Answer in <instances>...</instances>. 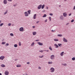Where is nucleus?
<instances>
[{
  "label": "nucleus",
  "instance_id": "obj_1",
  "mask_svg": "<svg viewBox=\"0 0 75 75\" xmlns=\"http://www.w3.org/2000/svg\"><path fill=\"white\" fill-rule=\"evenodd\" d=\"M50 72L52 73H53V72H54V71H55V69H54L53 67H51L50 69Z\"/></svg>",
  "mask_w": 75,
  "mask_h": 75
},
{
  "label": "nucleus",
  "instance_id": "obj_2",
  "mask_svg": "<svg viewBox=\"0 0 75 75\" xmlns=\"http://www.w3.org/2000/svg\"><path fill=\"white\" fill-rule=\"evenodd\" d=\"M55 58V56L54 55H51L50 57V59H51L52 60V59H54Z\"/></svg>",
  "mask_w": 75,
  "mask_h": 75
},
{
  "label": "nucleus",
  "instance_id": "obj_3",
  "mask_svg": "<svg viewBox=\"0 0 75 75\" xmlns=\"http://www.w3.org/2000/svg\"><path fill=\"white\" fill-rule=\"evenodd\" d=\"M19 30L21 32H23L24 31V28L23 27H22L20 28Z\"/></svg>",
  "mask_w": 75,
  "mask_h": 75
},
{
  "label": "nucleus",
  "instance_id": "obj_4",
  "mask_svg": "<svg viewBox=\"0 0 75 75\" xmlns=\"http://www.w3.org/2000/svg\"><path fill=\"white\" fill-rule=\"evenodd\" d=\"M41 7H42V4H40L39 5L38 7V10H40V9H41Z\"/></svg>",
  "mask_w": 75,
  "mask_h": 75
},
{
  "label": "nucleus",
  "instance_id": "obj_5",
  "mask_svg": "<svg viewBox=\"0 0 75 75\" xmlns=\"http://www.w3.org/2000/svg\"><path fill=\"white\" fill-rule=\"evenodd\" d=\"M24 14L25 17H27V16H28V12H25L24 13Z\"/></svg>",
  "mask_w": 75,
  "mask_h": 75
},
{
  "label": "nucleus",
  "instance_id": "obj_6",
  "mask_svg": "<svg viewBox=\"0 0 75 75\" xmlns=\"http://www.w3.org/2000/svg\"><path fill=\"white\" fill-rule=\"evenodd\" d=\"M5 58V57L4 56H1L0 57V59H1V60H3V59H4V58Z\"/></svg>",
  "mask_w": 75,
  "mask_h": 75
},
{
  "label": "nucleus",
  "instance_id": "obj_7",
  "mask_svg": "<svg viewBox=\"0 0 75 75\" xmlns=\"http://www.w3.org/2000/svg\"><path fill=\"white\" fill-rule=\"evenodd\" d=\"M63 15L64 17H66L67 16V12H64L63 13Z\"/></svg>",
  "mask_w": 75,
  "mask_h": 75
},
{
  "label": "nucleus",
  "instance_id": "obj_8",
  "mask_svg": "<svg viewBox=\"0 0 75 75\" xmlns=\"http://www.w3.org/2000/svg\"><path fill=\"white\" fill-rule=\"evenodd\" d=\"M37 44H38V45H41V46L43 45V44L42 43H41L40 42H38Z\"/></svg>",
  "mask_w": 75,
  "mask_h": 75
},
{
  "label": "nucleus",
  "instance_id": "obj_9",
  "mask_svg": "<svg viewBox=\"0 0 75 75\" xmlns=\"http://www.w3.org/2000/svg\"><path fill=\"white\" fill-rule=\"evenodd\" d=\"M8 74H9V72H8L7 71H6L5 72V75H8Z\"/></svg>",
  "mask_w": 75,
  "mask_h": 75
},
{
  "label": "nucleus",
  "instance_id": "obj_10",
  "mask_svg": "<svg viewBox=\"0 0 75 75\" xmlns=\"http://www.w3.org/2000/svg\"><path fill=\"white\" fill-rule=\"evenodd\" d=\"M63 41H64V42H68V41L67 39L65 38H63Z\"/></svg>",
  "mask_w": 75,
  "mask_h": 75
},
{
  "label": "nucleus",
  "instance_id": "obj_11",
  "mask_svg": "<svg viewBox=\"0 0 75 75\" xmlns=\"http://www.w3.org/2000/svg\"><path fill=\"white\" fill-rule=\"evenodd\" d=\"M3 3L5 4H6L7 3V0H4L3 1Z\"/></svg>",
  "mask_w": 75,
  "mask_h": 75
},
{
  "label": "nucleus",
  "instance_id": "obj_12",
  "mask_svg": "<svg viewBox=\"0 0 75 75\" xmlns=\"http://www.w3.org/2000/svg\"><path fill=\"white\" fill-rule=\"evenodd\" d=\"M64 52H62L60 53V55L61 57H63L64 56Z\"/></svg>",
  "mask_w": 75,
  "mask_h": 75
},
{
  "label": "nucleus",
  "instance_id": "obj_13",
  "mask_svg": "<svg viewBox=\"0 0 75 75\" xmlns=\"http://www.w3.org/2000/svg\"><path fill=\"white\" fill-rule=\"evenodd\" d=\"M36 18H37V15H36V14H35L33 16L34 19H36Z\"/></svg>",
  "mask_w": 75,
  "mask_h": 75
},
{
  "label": "nucleus",
  "instance_id": "obj_14",
  "mask_svg": "<svg viewBox=\"0 0 75 75\" xmlns=\"http://www.w3.org/2000/svg\"><path fill=\"white\" fill-rule=\"evenodd\" d=\"M32 33L33 35H35L37 34V32H33Z\"/></svg>",
  "mask_w": 75,
  "mask_h": 75
},
{
  "label": "nucleus",
  "instance_id": "obj_15",
  "mask_svg": "<svg viewBox=\"0 0 75 75\" xmlns=\"http://www.w3.org/2000/svg\"><path fill=\"white\" fill-rule=\"evenodd\" d=\"M60 19H61V20H63L64 17H63V16H60Z\"/></svg>",
  "mask_w": 75,
  "mask_h": 75
},
{
  "label": "nucleus",
  "instance_id": "obj_16",
  "mask_svg": "<svg viewBox=\"0 0 75 75\" xmlns=\"http://www.w3.org/2000/svg\"><path fill=\"white\" fill-rule=\"evenodd\" d=\"M34 44H35V43H34V42H32V43L30 45V46L31 47H33V46H34Z\"/></svg>",
  "mask_w": 75,
  "mask_h": 75
},
{
  "label": "nucleus",
  "instance_id": "obj_17",
  "mask_svg": "<svg viewBox=\"0 0 75 75\" xmlns=\"http://www.w3.org/2000/svg\"><path fill=\"white\" fill-rule=\"evenodd\" d=\"M54 46L56 47V48H58L59 46L57 45V44H55L54 45Z\"/></svg>",
  "mask_w": 75,
  "mask_h": 75
},
{
  "label": "nucleus",
  "instance_id": "obj_18",
  "mask_svg": "<svg viewBox=\"0 0 75 75\" xmlns=\"http://www.w3.org/2000/svg\"><path fill=\"white\" fill-rule=\"evenodd\" d=\"M44 7H45V5L43 4L42 6V9H43L44 8Z\"/></svg>",
  "mask_w": 75,
  "mask_h": 75
},
{
  "label": "nucleus",
  "instance_id": "obj_19",
  "mask_svg": "<svg viewBox=\"0 0 75 75\" xmlns=\"http://www.w3.org/2000/svg\"><path fill=\"white\" fill-rule=\"evenodd\" d=\"M28 12L29 14H31V10H29L28 11Z\"/></svg>",
  "mask_w": 75,
  "mask_h": 75
},
{
  "label": "nucleus",
  "instance_id": "obj_20",
  "mask_svg": "<svg viewBox=\"0 0 75 75\" xmlns=\"http://www.w3.org/2000/svg\"><path fill=\"white\" fill-rule=\"evenodd\" d=\"M44 55H42V56H39V58H43V57H44Z\"/></svg>",
  "mask_w": 75,
  "mask_h": 75
},
{
  "label": "nucleus",
  "instance_id": "obj_21",
  "mask_svg": "<svg viewBox=\"0 0 75 75\" xmlns=\"http://www.w3.org/2000/svg\"><path fill=\"white\" fill-rule=\"evenodd\" d=\"M52 62H48V64H52Z\"/></svg>",
  "mask_w": 75,
  "mask_h": 75
},
{
  "label": "nucleus",
  "instance_id": "obj_22",
  "mask_svg": "<svg viewBox=\"0 0 75 75\" xmlns=\"http://www.w3.org/2000/svg\"><path fill=\"white\" fill-rule=\"evenodd\" d=\"M58 45L59 47H62V44L60 43L58 44Z\"/></svg>",
  "mask_w": 75,
  "mask_h": 75
},
{
  "label": "nucleus",
  "instance_id": "obj_23",
  "mask_svg": "<svg viewBox=\"0 0 75 75\" xmlns=\"http://www.w3.org/2000/svg\"><path fill=\"white\" fill-rule=\"evenodd\" d=\"M49 49L50 50V51H52V49L51 47H49Z\"/></svg>",
  "mask_w": 75,
  "mask_h": 75
},
{
  "label": "nucleus",
  "instance_id": "obj_24",
  "mask_svg": "<svg viewBox=\"0 0 75 75\" xmlns=\"http://www.w3.org/2000/svg\"><path fill=\"white\" fill-rule=\"evenodd\" d=\"M47 17V15L45 14L42 16L43 18L44 17Z\"/></svg>",
  "mask_w": 75,
  "mask_h": 75
},
{
  "label": "nucleus",
  "instance_id": "obj_25",
  "mask_svg": "<svg viewBox=\"0 0 75 75\" xmlns=\"http://www.w3.org/2000/svg\"><path fill=\"white\" fill-rule=\"evenodd\" d=\"M54 41H58V39H54Z\"/></svg>",
  "mask_w": 75,
  "mask_h": 75
},
{
  "label": "nucleus",
  "instance_id": "obj_26",
  "mask_svg": "<svg viewBox=\"0 0 75 75\" xmlns=\"http://www.w3.org/2000/svg\"><path fill=\"white\" fill-rule=\"evenodd\" d=\"M1 67H6V66L4 65V64H2L1 65Z\"/></svg>",
  "mask_w": 75,
  "mask_h": 75
},
{
  "label": "nucleus",
  "instance_id": "obj_27",
  "mask_svg": "<svg viewBox=\"0 0 75 75\" xmlns=\"http://www.w3.org/2000/svg\"><path fill=\"white\" fill-rule=\"evenodd\" d=\"M57 36L58 37H62V35L61 34H58L57 35Z\"/></svg>",
  "mask_w": 75,
  "mask_h": 75
},
{
  "label": "nucleus",
  "instance_id": "obj_28",
  "mask_svg": "<svg viewBox=\"0 0 75 75\" xmlns=\"http://www.w3.org/2000/svg\"><path fill=\"white\" fill-rule=\"evenodd\" d=\"M4 25V23H1L0 25V27H2V25Z\"/></svg>",
  "mask_w": 75,
  "mask_h": 75
},
{
  "label": "nucleus",
  "instance_id": "obj_29",
  "mask_svg": "<svg viewBox=\"0 0 75 75\" xmlns=\"http://www.w3.org/2000/svg\"><path fill=\"white\" fill-rule=\"evenodd\" d=\"M6 42H2L1 43V44H3V45H4V44H6Z\"/></svg>",
  "mask_w": 75,
  "mask_h": 75
},
{
  "label": "nucleus",
  "instance_id": "obj_30",
  "mask_svg": "<svg viewBox=\"0 0 75 75\" xmlns=\"http://www.w3.org/2000/svg\"><path fill=\"white\" fill-rule=\"evenodd\" d=\"M10 35H11V36L12 37H13V36H14V35L12 33H11L10 34Z\"/></svg>",
  "mask_w": 75,
  "mask_h": 75
},
{
  "label": "nucleus",
  "instance_id": "obj_31",
  "mask_svg": "<svg viewBox=\"0 0 75 75\" xmlns=\"http://www.w3.org/2000/svg\"><path fill=\"white\" fill-rule=\"evenodd\" d=\"M39 52H44V50H39Z\"/></svg>",
  "mask_w": 75,
  "mask_h": 75
},
{
  "label": "nucleus",
  "instance_id": "obj_32",
  "mask_svg": "<svg viewBox=\"0 0 75 75\" xmlns=\"http://www.w3.org/2000/svg\"><path fill=\"white\" fill-rule=\"evenodd\" d=\"M72 61H75V57H74L72 58Z\"/></svg>",
  "mask_w": 75,
  "mask_h": 75
},
{
  "label": "nucleus",
  "instance_id": "obj_33",
  "mask_svg": "<svg viewBox=\"0 0 75 75\" xmlns=\"http://www.w3.org/2000/svg\"><path fill=\"white\" fill-rule=\"evenodd\" d=\"M49 18L50 20V21H51V17H50Z\"/></svg>",
  "mask_w": 75,
  "mask_h": 75
},
{
  "label": "nucleus",
  "instance_id": "obj_34",
  "mask_svg": "<svg viewBox=\"0 0 75 75\" xmlns=\"http://www.w3.org/2000/svg\"><path fill=\"white\" fill-rule=\"evenodd\" d=\"M14 47H17V44L14 45Z\"/></svg>",
  "mask_w": 75,
  "mask_h": 75
},
{
  "label": "nucleus",
  "instance_id": "obj_35",
  "mask_svg": "<svg viewBox=\"0 0 75 75\" xmlns=\"http://www.w3.org/2000/svg\"><path fill=\"white\" fill-rule=\"evenodd\" d=\"M62 65H63L64 66H67V64H62Z\"/></svg>",
  "mask_w": 75,
  "mask_h": 75
},
{
  "label": "nucleus",
  "instance_id": "obj_36",
  "mask_svg": "<svg viewBox=\"0 0 75 75\" xmlns=\"http://www.w3.org/2000/svg\"><path fill=\"white\" fill-rule=\"evenodd\" d=\"M9 45V44H8V43H6V47H7V46H8Z\"/></svg>",
  "mask_w": 75,
  "mask_h": 75
},
{
  "label": "nucleus",
  "instance_id": "obj_37",
  "mask_svg": "<svg viewBox=\"0 0 75 75\" xmlns=\"http://www.w3.org/2000/svg\"><path fill=\"white\" fill-rule=\"evenodd\" d=\"M7 11H6V12H5L4 13V15H6V14H7Z\"/></svg>",
  "mask_w": 75,
  "mask_h": 75
},
{
  "label": "nucleus",
  "instance_id": "obj_38",
  "mask_svg": "<svg viewBox=\"0 0 75 75\" xmlns=\"http://www.w3.org/2000/svg\"><path fill=\"white\" fill-rule=\"evenodd\" d=\"M21 42H19V46H21Z\"/></svg>",
  "mask_w": 75,
  "mask_h": 75
},
{
  "label": "nucleus",
  "instance_id": "obj_39",
  "mask_svg": "<svg viewBox=\"0 0 75 75\" xmlns=\"http://www.w3.org/2000/svg\"><path fill=\"white\" fill-rule=\"evenodd\" d=\"M50 16H53V14L52 13H50Z\"/></svg>",
  "mask_w": 75,
  "mask_h": 75
},
{
  "label": "nucleus",
  "instance_id": "obj_40",
  "mask_svg": "<svg viewBox=\"0 0 75 75\" xmlns=\"http://www.w3.org/2000/svg\"><path fill=\"white\" fill-rule=\"evenodd\" d=\"M42 13H44V12H45V10H43L42 11Z\"/></svg>",
  "mask_w": 75,
  "mask_h": 75
},
{
  "label": "nucleus",
  "instance_id": "obj_41",
  "mask_svg": "<svg viewBox=\"0 0 75 75\" xmlns=\"http://www.w3.org/2000/svg\"><path fill=\"white\" fill-rule=\"evenodd\" d=\"M47 19H46L45 21V23H47Z\"/></svg>",
  "mask_w": 75,
  "mask_h": 75
},
{
  "label": "nucleus",
  "instance_id": "obj_42",
  "mask_svg": "<svg viewBox=\"0 0 75 75\" xmlns=\"http://www.w3.org/2000/svg\"><path fill=\"white\" fill-rule=\"evenodd\" d=\"M69 23H67L66 24V25H69Z\"/></svg>",
  "mask_w": 75,
  "mask_h": 75
},
{
  "label": "nucleus",
  "instance_id": "obj_43",
  "mask_svg": "<svg viewBox=\"0 0 75 75\" xmlns=\"http://www.w3.org/2000/svg\"><path fill=\"white\" fill-rule=\"evenodd\" d=\"M74 21V20H73L71 21V23H73Z\"/></svg>",
  "mask_w": 75,
  "mask_h": 75
},
{
  "label": "nucleus",
  "instance_id": "obj_44",
  "mask_svg": "<svg viewBox=\"0 0 75 75\" xmlns=\"http://www.w3.org/2000/svg\"><path fill=\"white\" fill-rule=\"evenodd\" d=\"M38 69H41V68L40 67H38Z\"/></svg>",
  "mask_w": 75,
  "mask_h": 75
},
{
  "label": "nucleus",
  "instance_id": "obj_45",
  "mask_svg": "<svg viewBox=\"0 0 75 75\" xmlns=\"http://www.w3.org/2000/svg\"><path fill=\"white\" fill-rule=\"evenodd\" d=\"M35 41H40V40H39V39L37 40H36Z\"/></svg>",
  "mask_w": 75,
  "mask_h": 75
},
{
  "label": "nucleus",
  "instance_id": "obj_46",
  "mask_svg": "<svg viewBox=\"0 0 75 75\" xmlns=\"http://www.w3.org/2000/svg\"><path fill=\"white\" fill-rule=\"evenodd\" d=\"M8 25V26H10V25H11V23H9Z\"/></svg>",
  "mask_w": 75,
  "mask_h": 75
},
{
  "label": "nucleus",
  "instance_id": "obj_47",
  "mask_svg": "<svg viewBox=\"0 0 75 75\" xmlns=\"http://www.w3.org/2000/svg\"><path fill=\"white\" fill-rule=\"evenodd\" d=\"M71 14H72V13H70V14H69V16H71Z\"/></svg>",
  "mask_w": 75,
  "mask_h": 75
},
{
  "label": "nucleus",
  "instance_id": "obj_48",
  "mask_svg": "<svg viewBox=\"0 0 75 75\" xmlns=\"http://www.w3.org/2000/svg\"><path fill=\"white\" fill-rule=\"evenodd\" d=\"M35 26H33L32 27V28H35Z\"/></svg>",
  "mask_w": 75,
  "mask_h": 75
},
{
  "label": "nucleus",
  "instance_id": "obj_49",
  "mask_svg": "<svg viewBox=\"0 0 75 75\" xmlns=\"http://www.w3.org/2000/svg\"><path fill=\"white\" fill-rule=\"evenodd\" d=\"M46 9H47V10L48 9V6H46Z\"/></svg>",
  "mask_w": 75,
  "mask_h": 75
},
{
  "label": "nucleus",
  "instance_id": "obj_50",
  "mask_svg": "<svg viewBox=\"0 0 75 75\" xmlns=\"http://www.w3.org/2000/svg\"><path fill=\"white\" fill-rule=\"evenodd\" d=\"M27 64H30V62H27Z\"/></svg>",
  "mask_w": 75,
  "mask_h": 75
},
{
  "label": "nucleus",
  "instance_id": "obj_51",
  "mask_svg": "<svg viewBox=\"0 0 75 75\" xmlns=\"http://www.w3.org/2000/svg\"><path fill=\"white\" fill-rule=\"evenodd\" d=\"M9 1H12V0H8Z\"/></svg>",
  "mask_w": 75,
  "mask_h": 75
},
{
  "label": "nucleus",
  "instance_id": "obj_52",
  "mask_svg": "<svg viewBox=\"0 0 75 75\" xmlns=\"http://www.w3.org/2000/svg\"><path fill=\"white\" fill-rule=\"evenodd\" d=\"M17 67H19V65L18 64V65H17Z\"/></svg>",
  "mask_w": 75,
  "mask_h": 75
},
{
  "label": "nucleus",
  "instance_id": "obj_53",
  "mask_svg": "<svg viewBox=\"0 0 75 75\" xmlns=\"http://www.w3.org/2000/svg\"><path fill=\"white\" fill-rule=\"evenodd\" d=\"M13 6L14 7H16V5H14Z\"/></svg>",
  "mask_w": 75,
  "mask_h": 75
},
{
  "label": "nucleus",
  "instance_id": "obj_54",
  "mask_svg": "<svg viewBox=\"0 0 75 75\" xmlns=\"http://www.w3.org/2000/svg\"><path fill=\"white\" fill-rule=\"evenodd\" d=\"M46 51L47 52H49V51L48 50H47Z\"/></svg>",
  "mask_w": 75,
  "mask_h": 75
},
{
  "label": "nucleus",
  "instance_id": "obj_55",
  "mask_svg": "<svg viewBox=\"0 0 75 75\" xmlns=\"http://www.w3.org/2000/svg\"><path fill=\"white\" fill-rule=\"evenodd\" d=\"M39 23V21H38L36 22L37 23Z\"/></svg>",
  "mask_w": 75,
  "mask_h": 75
},
{
  "label": "nucleus",
  "instance_id": "obj_56",
  "mask_svg": "<svg viewBox=\"0 0 75 75\" xmlns=\"http://www.w3.org/2000/svg\"><path fill=\"white\" fill-rule=\"evenodd\" d=\"M15 61H17V59H15Z\"/></svg>",
  "mask_w": 75,
  "mask_h": 75
},
{
  "label": "nucleus",
  "instance_id": "obj_57",
  "mask_svg": "<svg viewBox=\"0 0 75 75\" xmlns=\"http://www.w3.org/2000/svg\"><path fill=\"white\" fill-rule=\"evenodd\" d=\"M1 23V21H0V23Z\"/></svg>",
  "mask_w": 75,
  "mask_h": 75
},
{
  "label": "nucleus",
  "instance_id": "obj_58",
  "mask_svg": "<svg viewBox=\"0 0 75 75\" xmlns=\"http://www.w3.org/2000/svg\"><path fill=\"white\" fill-rule=\"evenodd\" d=\"M0 75H2V74H1V73H0Z\"/></svg>",
  "mask_w": 75,
  "mask_h": 75
},
{
  "label": "nucleus",
  "instance_id": "obj_59",
  "mask_svg": "<svg viewBox=\"0 0 75 75\" xmlns=\"http://www.w3.org/2000/svg\"><path fill=\"white\" fill-rule=\"evenodd\" d=\"M52 32H53V31H54L53 30H52Z\"/></svg>",
  "mask_w": 75,
  "mask_h": 75
},
{
  "label": "nucleus",
  "instance_id": "obj_60",
  "mask_svg": "<svg viewBox=\"0 0 75 75\" xmlns=\"http://www.w3.org/2000/svg\"><path fill=\"white\" fill-rule=\"evenodd\" d=\"M46 50H43V51H46Z\"/></svg>",
  "mask_w": 75,
  "mask_h": 75
},
{
  "label": "nucleus",
  "instance_id": "obj_61",
  "mask_svg": "<svg viewBox=\"0 0 75 75\" xmlns=\"http://www.w3.org/2000/svg\"><path fill=\"white\" fill-rule=\"evenodd\" d=\"M21 67V66L20 65H19V67Z\"/></svg>",
  "mask_w": 75,
  "mask_h": 75
},
{
  "label": "nucleus",
  "instance_id": "obj_62",
  "mask_svg": "<svg viewBox=\"0 0 75 75\" xmlns=\"http://www.w3.org/2000/svg\"><path fill=\"white\" fill-rule=\"evenodd\" d=\"M59 7H61V5H59Z\"/></svg>",
  "mask_w": 75,
  "mask_h": 75
},
{
  "label": "nucleus",
  "instance_id": "obj_63",
  "mask_svg": "<svg viewBox=\"0 0 75 75\" xmlns=\"http://www.w3.org/2000/svg\"><path fill=\"white\" fill-rule=\"evenodd\" d=\"M75 1V0H74Z\"/></svg>",
  "mask_w": 75,
  "mask_h": 75
}]
</instances>
